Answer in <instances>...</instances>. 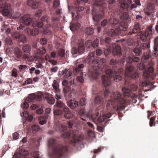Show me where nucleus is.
Wrapping results in <instances>:
<instances>
[{
	"mask_svg": "<svg viewBox=\"0 0 158 158\" xmlns=\"http://www.w3.org/2000/svg\"><path fill=\"white\" fill-rule=\"evenodd\" d=\"M95 55L94 52H91L85 58V62L89 64L92 67L93 71L89 69V75L95 79H96L100 73V71H103L104 67V63L106 61L104 58L100 60L94 59Z\"/></svg>",
	"mask_w": 158,
	"mask_h": 158,
	"instance_id": "1",
	"label": "nucleus"
},
{
	"mask_svg": "<svg viewBox=\"0 0 158 158\" xmlns=\"http://www.w3.org/2000/svg\"><path fill=\"white\" fill-rule=\"evenodd\" d=\"M127 106L126 101L120 93L118 92H113L110 96L106 106L107 110L110 111L112 109L118 111L124 109Z\"/></svg>",
	"mask_w": 158,
	"mask_h": 158,
	"instance_id": "2",
	"label": "nucleus"
},
{
	"mask_svg": "<svg viewBox=\"0 0 158 158\" xmlns=\"http://www.w3.org/2000/svg\"><path fill=\"white\" fill-rule=\"evenodd\" d=\"M48 145L52 150V153L49 154L50 158H60L64 156L68 149L66 146L57 144L56 140L52 139L48 140Z\"/></svg>",
	"mask_w": 158,
	"mask_h": 158,
	"instance_id": "3",
	"label": "nucleus"
},
{
	"mask_svg": "<svg viewBox=\"0 0 158 158\" xmlns=\"http://www.w3.org/2000/svg\"><path fill=\"white\" fill-rule=\"evenodd\" d=\"M123 69L122 67H120L118 70L114 69L112 70L111 69H108L106 71V75L102 76V82L105 87L110 85L111 81L114 80L116 82L120 81L122 79L120 75L117 74V73H120L123 72Z\"/></svg>",
	"mask_w": 158,
	"mask_h": 158,
	"instance_id": "4",
	"label": "nucleus"
},
{
	"mask_svg": "<svg viewBox=\"0 0 158 158\" xmlns=\"http://www.w3.org/2000/svg\"><path fill=\"white\" fill-rule=\"evenodd\" d=\"M61 137L69 139L70 143L73 146L81 142L83 139L82 136L80 135L77 130L63 132L61 135Z\"/></svg>",
	"mask_w": 158,
	"mask_h": 158,
	"instance_id": "5",
	"label": "nucleus"
},
{
	"mask_svg": "<svg viewBox=\"0 0 158 158\" xmlns=\"http://www.w3.org/2000/svg\"><path fill=\"white\" fill-rule=\"evenodd\" d=\"M80 61H81V59H78L77 60L76 62V68L75 69H73V73L75 75H77L79 74H80V76H78L76 79V81L80 82L82 83L84 81V79L82 77L83 68L84 67V65L83 64H77Z\"/></svg>",
	"mask_w": 158,
	"mask_h": 158,
	"instance_id": "6",
	"label": "nucleus"
},
{
	"mask_svg": "<svg viewBox=\"0 0 158 158\" xmlns=\"http://www.w3.org/2000/svg\"><path fill=\"white\" fill-rule=\"evenodd\" d=\"M0 12H2L4 15L6 16L8 15H11L14 18H18L20 15L19 12L12 13V10L11 9V6L10 4H5V6L3 7L0 6Z\"/></svg>",
	"mask_w": 158,
	"mask_h": 158,
	"instance_id": "7",
	"label": "nucleus"
},
{
	"mask_svg": "<svg viewBox=\"0 0 158 158\" xmlns=\"http://www.w3.org/2000/svg\"><path fill=\"white\" fill-rule=\"evenodd\" d=\"M125 74L133 79L138 78L139 77L138 73L134 70V67L133 66L130 65L127 67L125 71Z\"/></svg>",
	"mask_w": 158,
	"mask_h": 158,
	"instance_id": "8",
	"label": "nucleus"
},
{
	"mask_svg": "<svg viewBox=\"0 0 158 158\" xmlns=\"http://www.w3.org/2000/svg\"><path fill=\"white\" fill-rule=\"evenodd\" d=\"M31 23V20L30 16L29 15H24L20 20V25L17 27V30L24 29L26 26L30 25Z\"/></svg>",
	"mask_w": 158,
	"mask_h": 158,
	"instance_id": "9",
	"label": "nucleus"
},
{
	"mask_svg": "<svg viewBox=\"0 0 158 158\" xmlns=\"http://www.w3.org/2000/svg\"><path fill=\"white\" fill-rule=\"evenodd\" d=\"M105 4V2L103 1L100 0H96L93 3V19L95 21L98 22L102 18V15L99 14L96 15H94V10L96 9V7H98L103 5Z\"/></svg>",
	"mask_w": 158,
	"mask_h": 158,
	"instance_id": "10",
	"label": "nucleus"
},
{
	"mask_svg": "<svg viewBox=\"0 0 158 158\" xmlns=\"http://www.w3.org/2000/svg\"><path fill=\"white\" fill-rule=\"evenodd\" d=\"M63 88V92L66 100H68L71 98L72 96L74 95L75 91L74 89H71V87L68 85L64 86Z\"/></svg>",
	"mask_w": 158,
	"mask_h": 158,
	"instance_id": "11",
	"label": "nucleus"
},
{
	"mask_svg": "<svg viewBox=\"0 0 158 158\" xmlns=\"http://www.w3.org/2000/svg\"><path fill=\"white\" fill-rule=\"evenodd\" d=\"M137 86L135 85H131L128 84V87L125 86L122 89V90L124 93L125 96L129 97L131 95V93L132 91H136L137 89Z\"/></svg>",
	"mask_w": 158,
	"mask_h": 158,
	"instance_id": "12",
	"label": "nucleus"
},
{
	"mask_svg": "<svg viewBox=\"0 0 158 158\" xmlns=\"http://www.w3.org/2000/svg\"><path fill=\"white\" fill-rule=\"evenodd\" d=\"M36 96L35 94H31L29 96L26 98L24 102L21 105V107L23 109H26L29 107L28 103L33 102V101L35 100Z\"/></svg>",
	"mask_w": 158,
	"mask_h": 158,
	"instance_id": "13",
	"label": "nucleus"
},
{
	"mask_svg": "<svg viewBox=\"0 0 158 158\" xmlns=\"http://www.w3.org/2000/svg\"><path fill=\"white\" fill-rule=\"evenodd\" d=\"M99 44V40L96 39H95L93 43L91 40H88L86 41L85 43V46L87 48V50H91L92 48H95L97 47Z\"/></svg>",
	"mask_w": 158,
	"mask_h": 158,
	"instance_id": "14",
	"label": "nucleus"
},
{
	"mask_svg": "<svg viewBox=\"0 0 158 158\" xmlns=\"http://www.w3.org/2000/svg\"><path fill=\"white\" fill-rule=\"evenodd\" d=\"M149 64L150 65V66L148 67V70H145L143 72V76L145 79H147L150 77H152L154 71V69L152 67L153 63L152 62H151L149 63Z\"/></svg>",
	"mask_w": 158,
	"mask_h": 158,
	"instance_id": "15",
	"label": "nucleus"
},
{
	"mask_svg": "<svg viewBox=\"0 0 158 158\" xmlns=\"http://www.w3.org/2000/svg\"><path fill=\"white\" fill-rule=\"evenodd\" d=\"M14 53L16 57L15 59V61H21L23 58L22 56L23 52L18 47H15L14 49Z\"/></svg>",
	"mask_w": 158,
	"mask_h": 158,
	"instance_id": "16",
	"label": "nucleus"
},
{
	"mask_svg": "<svg viewBox=\"0 0 158 158\" xmlns=\"http://www.w3.org/2000/svg\"><path fill=\"white\" fill-rule=\"evenodd\" d=\"M144 30L143 32H142L140 34V39L143 42H146L147 40H148L150 39V36L151 35V34H149V32H151L152 30Z\"/></svg>",
	"mask_w": 158,
	"mask_h": 158,
	"instance_id": "17",
	"label": "nucleus"
},
{
	"mask_svg": "<svg viewBox=\"0 0 158 158\" xmlns=\"http://www.w3.org/2000/svg\"><path fill=\"white\" fill-rule=\"evenodd\" d=\"M113 53L114 55L120 56L122 55L121 48L120 45L116 44L113 45Z\"/></svg>",
	"mask_w": 158,
	"mask_h": 158,
	"instance_id": "18",
	"label": "nucleus"
},
{
	"mask_svg": "<svg viewBox=\"0 0 158 158\" xmlns=\"http://www.w3.org/2000/svg\"><path fill=\"white\" fill-rule=\"evenodd\" d=\"M111 113H107L106 114H103V116H100L97 118L96 117V119L99 123H102L105 120L109 118L111 116Z\"/></svg>",
	"mask_w": 158,
	"mask_h": 158,
	"instance_id": "19",
	"label": "nucleus"
},
{
	"mask_svg": "<svg viewBox=\"0 0 158 158\" xmlns=\"http://www.w3.org/2000/svg\"><path fill=\"white\" fill-rule=\"evenodd\" d=\"M67 103L69 106L73 110L77 108L78 106V102L74 100H71L68 101Z\"/></svg>",
	"mask_w": 158,
	"mask_h": 158,
	"instance_id": "20",
	"label": "nucleus"
},
{
	"mask_svg": "<svg viewBox=\"0 0 158 158\" xmlns=\"http://www.w3.org/2000/svg\"><path fill=\"white\" fill-rule=\"evenodd\" d=\"M110 63L111 65L113 66L112 67L113 69L112 70L114 71V69H115V70H118V69L117 68V65H118V60L114 59H111L110 60Z\"/></svg>",
	"mask_w": 158,
	"mask_h": 158,
	"instance_id": "21",
	"label": "nucleus"
},
{
	"mask_svg": "<svg viewBox=\"0 0 158 158\" xmlns=\"http://www.w3.org/2000/svg\"><path fill=\"white\" fill-rule=\"evenodd\" d=\"M28 154L29 152L27 151L24 149H21L20 151L19 154H17L15 153L14 156L16 158H20L21 155L27 156L28 155Z\"/></svg>",
	"mask_w": 158,
	"mask_h": 158,
	"instance_id": "22",
	"label": "nucleus"
},
{
	"mask_svg": "<svg viewBox=\"0 0 158 158\" xmlns=\"http://www.w3.org/2000/svg\"><path fill=\"white\" fill-rule=\"evenodd\" d=\"M52 85L53 89L55 90L56 93H58L60 92L59 83L56 80H54L53 81Z\"/></svg>",
	"mask_w": 158,
	"mask_h": 158,
	"instance_id": "23",
	"label": "nucleus"
},
{
	"mask_svg": "<svg viewBox=\"0 0 158 158\" xmlns=\"http://www.w3.org/2000/svg\"><path fill=\"white\" fill-rule=\"evenodd\" d=\"M63 74H64V76H66L67 78L68 79H70L72 75V70L70 69H65L63 70Z\"/></svg>",
	"mask_w": 158,
	"mask_h": 158,
	"instance_id": "24",
	"label": "nucleus"
},
{
	"mask_svg": "<svg viewBox=\"0 0 158 158\" xmlns=\"http://www.w3.org/2000/svg\"><path fill=\"white\" fill-rule=\"evenodd\" d=\"M22 50L26 53H28L31 50V47L30 45L28 44L24 45L22 47Z\"/></svg>",
	"mask_w": 158,
	"mask_h": 158,
	"instance_id": "25",
	"label": "nucleus"
},
{
	"mask_svg": "<svg viewBox=\"0 0 158 158\" xmlns=\"http://www.w3.org/2000/svg\"><path fill=\"white\" fill-rule=\"evenodd\" d=\"M103 101L102 97L99 95H97L95 99V103L98 105L102 104Z\"/></svg>",
	"mask_w": 158,
	"mask_h": 158,
	"instance_id": "26",
	"label": "nucleus"
},
{
	"mask_svg": "<svg viewBox=\"0 0 158 158\" xmlns=\"http://www.w3.org/2000/svg\"><path fill=\"white\" fill-rule=\"evenodd\" d=\"M142 49H144V48H143V47L141 48H135L134 49L133 51L136 56H140L142 53Z\"/></svg>",
	"mask_w": 158,
	"mask_h": 158,
	"instance_id": "27",
	"label": "nucleus"
},
{
	"mask_svg": "<svg viewBox=\"0 0 158 158\" xmlns=\"http://www.w3.org/2000/svg\"><path fill=\"white\" fill-rule=\"evenodd\" d=\"M29 35L33 36L37 35L39 33V30H25Z\"/></svg>",
	"mask_w": 158,
	"mask_h": 158,
	"instance_id": "28",
	"label": "nucleus"
},
{
	"mask_svg": "<svg viewBox=\"0 0 158 158\" xmlns=\"http://www.w3.org/2000/svg\"><path fill=\"white\" fill-rule=\"evenodd\" d=\"M118 23V19L111 17L109 20L108 23L110 24H117Z\"/></svg>",
	"mask_w": 158,
	"mask_h": 158,
	"instance_id": "29",
	"label": "nucleus"
},
{
	"mask_svg": "<svg viewBox=\"0 0 158 158\" xmlns=\"http://www.w3.org/2000/svg\"><path fill=\"white\" fill-rule=\"evenodd\" d=\"M47 117L45 116H41L39 118V123L41 125H44L46 123Z\"/></svg>",
	"mask_w": 158,
	"mask_h": 158,
	"instance_id": "30",
	"label": "nucleus"
},
{
	"mask_svg": "<svg viewBox=\"0 0 158 158\" xmlns=\"http://www.w3.org/2000/svg\"><path fill=\"white\" fill-rule=\"evenodd\" d=\"M128 0H122L121 4V7L123 9H127L128 7Z\"/></svg>",
	"mask_w": 158,
	"mask_h": 158,
	"instance_id": "31",
	"label": "nucleus"
},
{
	"mask_svg": "<svg viewBox=\"0 0 158 158\" xmlns=\"http://www.w3.org/2000/svg\"><path fill=\"white\" fill-rule=\"evenodd\" d=\"M36 96L35 100L37 101H40L42 100L43 96V94L41 92H38L35 94Z\"/></svg>",
	"mask_w": 158,
	"mask_h": 158,
	"instance_id": "32",
	"label": "nucleus"
},
{
	"mask_svg": "<svg viewBox=\"0 0 158 158\" xmlns=\"http://www.w3.org/2000/svg\"><path fill=\"white\" fill-rule=\"evenodd\" d=\"M111 39L109 37H107L104 40L103 39L100 40V44L101 45H103L105 43H109L111 42Z\"/></svg>",
	"mask_w": 158,
	"mask_h": 158,
	"instance_id": "33",
	"label": "nucleus"
},
{
	"mask_svg": "<svg viewBox=\"0 0 158 158\" xmlns=\"http://www.w3.org/2000/svg\"><path fill=\"white\" fill-rule=\"evenodd\" d=\"M46 100L50 104H53L55 102V99L52 97H47Z\"/></svg>",
	"mask_w": 158,
	"mask_h": 158,
	"instance_id": "34",
	"label": "nucleus"
},
{
	"mask_svg": "<svg viewBox=\"0 0 158 158\" xmlns=\"http://www.w3.org/2000/svg\"><path fill=\"white\" fill-rule=\"evenodd\" d=\"M155 117H152L151 118L149 121V125L150 127H152L153 126H155V124L158 123V122H155L154 123V121L155 120Z\"/></svg>",
	"mask_w": 158,
	"mask_h": 158,
	"instance_id": "35",
	"label": "nucleus"
},
{
	"mask_svg": "<svg viewBox=\"0 0 158 158\" xmlns=\"http://www.w3.org/2000/svg\"><path fill=\"white\" fill-rule=\"evenodd\" d=\"M79 114L81 117V118L83 120H85V119L82 117L83 116H84L85 114V110L84 108L81 109L78 112Z\"/></svg>",
	"mask_w": 158,
	"mask_h": 158,
	"instance_id": "36",
	"label": "nucleus"
},
{
	"mask_svg": "<svg viewBox=\"0 0 158 158\" xmlns=\"http://www.w3.org/2000/svg\"><path fill=\"white\" fill-rule=\"evenodd\" d=\"M33 156L34 158H40L42 157L41 153L38 151H35L33 154Z\"/></svg>",
	"mask_w": 158,
	"mask_h": 158,
	"instance_id": "37",
	"label": "nucleus"
},
{
	"mask_svg": "<svg viewBox=\"0 0 158 158\" xmlns=\"http://www.w3.org/2000/svg\"><path fill=\"white\" fill-rule=\"evenodd\" d=\"M56 104L57 106L59 108H64L65 106V104L60 101H57Z\"/></svg>",
	"mask_w": 158,
	"mask_h": 158,
	"instance_id": "38",
	"label": "nucleus"
},
{
	"mask_svg": "<svg viewBox=\"0 0 158 158\" xmlns=\"http://www.w3.org/2000/svg\"><path fill=\"white\" fill-rule=\"evenodd\" d=\"M23 58L30 62H32L33 60V58L32 56H29L27 55H24L23 56Z\"/></svg>",
	"mask_w": 158,
	"mask_h": 158,
	"instance_id": "39",
	"label": "nucleus"
},
{
	"mask_svg": "<svg viewBox=\"0 0 158 158\" xmlns=\"http://www.w3.org/2000/svg\"><path fill=\"white\" fill-rule=\"evenodd\" d=\"M18 39L19 41L23 43H25L27 41V38L24 35H21Z\"/></svg>",
	"mask_w": 158,
	"mask_h": 158,
	"instance_id": "40",
	"label": "nucleus"
},
{
	"mask_svg": "<svg viewBox=\"0 0 158 158\" xmlns=\"http://www.w3.org/2000/svg\"><path fill=\"white\" fill-rule=\"evenodd\" d=\"M77 50L78 53L80 54H81L84 52V47L83 45H79L78 47Z\"/></svg>",
	"mask_w": 158,
	"mask_h": 158,
	"instance_id": "41",
	"label": "nucleus"
},
{
	"mask_svg": "<svg viewBox=\"0 0 158 158\" xmlns=\"http://www.w3.org/2000/svg\"><path fill=\"white\" fill-rule=\"evenodd\" d=\"M13 37L16 38L17 39H19L20 36L21 35L18 31H15L13 32L12 34Z\"/></svg>",
	"mask_w": 158,
	"mask_h": 158,
	"instance_id": "42",
	"label": "nucleus"
},
{
	"mask_svg": "<svg viewBox=\"0 0 158 158\" xmlns=\"http://www.w3.org/2000/svg\"><path fill=\"white\" fill-rule=\"evenodd\" d=\"M18 71L16 69L14 68L12 70L11 73V75L12 76L16 78L18 74L17 73Z\"/></svg>",
	"mask_w": 158,
	"mask_h": 158,
	"instance_id": "43",
	"label": "nucleus"
},
{
	"mask_svg": "<svg viewBox=\"0 0 158 158\" xmlns=\"http://www.w3.org/2000/svg\"><path fill=\"white\" fill-rule=\"evenodd\" d=\"M116 34V32L115 30H109L107 32L108 35L110 36L113 37Z\"/></svg>",
	"mask_w": 158,
	"mask_h": 158,
	"instance_id": "44",
	"label": "nucleus"
},
{
	"mask_svg": "<svg viewBox=\"0 0 158 158\" xmlns=\"http://www.w3.org/2000/svg\"><path fill=\"white\" fill-rule=\"evenodd\" d=\"M104 53L105 55L107 56L111 53V50L108 48H104Z\"/></svg>",
	"mask_w": 158,
	"mask_h": 158,
	"instance_id": "45",
	"label": "nucleus"
},
{
	"mask_svg": "<svg viewBox=\"0 0 158 158\" xmlns=\"http://www.w3.org/2000/svg\"><path fill=\"white\" fill-rule=\"evenodd\" d=\"M127 42L128 45H131L134 44V41L133 39L129 38L127 40Z\"/></svg>",
	"mask_w": 158,
	"mask_h": 158,
	"instance_id": "46",
	"label": "nucleus"
},
{
	"mask_svg": "<svg viewBox=\"0 0 158 158\" xmlns=\"http://www.w3.org/2000/svg\"><path fill=\"white\" fill-rule=\"evenodd\" d=\"M154 50L155 51V49L158 50V37H156L154 39Z\"/></svg>",
	"mask_w": 158,
	"mask_h": 158,
	"instance_id": "47",
	"label": "nucleus"
},
{
	"mask_svg": "<svg viewBox=\"0 0 158 158\" xmlns=\"http://www.w3.org/2000/svg\"><path fill=\"white\" fill-rule=\"evenodd\" d=\"M58 55L61 57H64L65 55V51L63 49H60L58 51Z\"/></svg>",
	"mask_w": 158,
	"mask_h": 158,
	"instance_id": "48",
	"label": "nucleus"
},
{
	"mask_svg": "<svg viewBox=\"0 0 158 158\" xmlns=\"http://www.w3.org/2000/svg\"><path fill=\"white\" fill-rule=\"evenodd\" d=\"M46 52V50L45 48L43 47L42 48H40L39 49L38 52H39L41 55H44Z\"/></svg>",
	"mask_w": 158,
	"mask_h": 158,
	"instance_id": "49",
	"label": "nucleus"
},
{
	"mask_svg": "<svg viewBox=\"0 0 158 158\" xmlns=\"http://www.w3.org/2000/svg\"><path fill=\"white\" fill-rule=\"evenodd\" d=\"M64 116L65 118L67 119H69L72 117L73 114H72L71 111H70L68 113H65L64 114Z\"/></svg>",
	"mask_w": 158,
	"mask_h": 158,
	"instance_id": "50",
	"label": "nucleus"
},
{
	"mask_svg": "<svg viewBox=\"0 0 158 158\" xmlns=\"http://www.w3.org/2000/svg\"><path fill=\"white\" fill-rule=\"evenodd\" d=\"M62 111L60 109L56 110L54 111V114L55 115H59L62 113Z\"/></svg>",
	"mask_w": 158,
	"mask_h": 158,
	"instance_id": "51",
	"label": "nucleus"
},
{
	"mask_svg": "<svg viewBox=\"0 0 158 158\" xmlns=\"http://www.w3.org/2000/svg\"><path fill=\"white\" fill-rule=\"evenodd\" d=\"M86 104V100L85 98H82L80 101V104L81 106H83Z\"/></svg>",
	"mask_w": 158,
	"mask_h": 158,
	"instance_id": "52",
	"label": "nucleus"
},
{
	"mask_svg": "<svg viewBox=\"0 0 158 158\" xmlns=\"http://www.w3.org/2000/svg\"><path fill=\"white\" fill-rule=\"evenodd\" d=\"M35 2L33 3L32 5L31 6L34 9H36L37 8L39 5V2L36 1L35 0Z\"/></svg>",
	"mask_w": 158,
	"mask_h": 158,
	"instance_id": "53",
	"label": "nucleus"
},
{
	"mask_svg": "<svg viewBox=\"0 0 158 158\" xmlns=\"http://www.w3.org/2000/svg\"><path fill=\"white\" fill-rule=\"evenodd\" d=\"M31 127L32 130L35 131H37L40 129L39 126L37 125H33Z\"/></svg>",
	"mask_w": 158,
	"mask_h": 158,
	"instance_id": "54",
	"label": "nucleus"
},
{
	"mask_svg": "<svg viewBox=\"0 0 158 158\" xmlns=\"http://www.w3.org/2000/svg\"><path fill=\"white\" fill-rule=\"evenodd\" d=\"M137 67L140 70H143L145 69V66L143 63H140L139 64H138Z\"/></svg>",
	"mask_w": 158,
	"mask_h": 158,
	"instance_id": "55",
	"label": "nucleus"
},
{
	"mask_svg": "<svg viewBox=\"0 0 158 158\" xmlns=\"http://www.w3.org/2000/svg\"><path fill=\"white\" fill-rule=\"evenodd\" d=\"M128 17V15L127 13L124 14L123 15L120 17V19L122 20H125L127 19Z\"/></svg>",
	"mask_w": 158,
	"mask_h": 158,
	"instance_id": "56",
	"label": "nucleus"
},
{
	"mask_svg": "<svg viewBox=\"0 0 158 158\" xmlns=\"http://www.w3.org/2000/svg\"><path fill=\"white\" fill-rule=\"evenodd\" d=\"M70 111H71L70 110L68 107L66 106L63 108V112H64V114L65 113H68Z\"/></svg>",
	"mask_w": 158,
	"mask_h": 158,
	"instance_id": "57",
	"label": "nucleus"
},
{
	"mask_svg": "<svg viewBox=\"0 0 158 158\" xmlns=\"http://www.w3.org/2000/svg\"><path fill=\"white\" fill-rule=\"evenodd\" d=\"M27 67V66L25 65L21 64L19 66V68L20 71L25 70Z\"/></svg>",
	"mask_w": 158,
	"mask_h": 158,
	"instance_id": "58",
	"label": "nucleus"
},
{
	"mask_svg": "<svg viewBox=\"0 0 158 158\" xmlns=\"http://www.w3.org/2000/svg\"><path fill=\"white\" fill-rule=\"evenodd\" d=\"M5 42L7 44H11L12 41L10 38H6L5 40Z\"/></svg>",
	"mask_w": 158,
	"mask_h": 158,
	"instance_id": "59",
	"label": "nucleus"
},
{
	"mask_svg": "<svg viewBox=\"0 0 158 158\" xmlns=\"http://www.w3.org/2000/svg\"><path fill=\"white\" fill-rule=\"evenodd\" d=\"M103 53L102 50L100 49H98L96 50V54L98 56H101Z\"/></svg>",
	"mask_w": 158,
	"mask_h": 158,
	"instance_id": "60",
	"label": "nucleus"
},
{
	"mask_svg": "<svg viewBox=\"0 0 158 158\" xmlns=\"http://www.w3.org/2000/svg\"><path fill=\"white\" fill-rule=\"evenodd\" d=\"M133 62V58L130 56L128 57L126 59V62L127 64H131Z\"/></svg>",
	"mask_w": 158,
	"mask_h": 158,
	"instance_id": "61",
	"label": "nucleus"
},
{
	"mask_svg": "<svg viewBox=\"0 0 158 158\" xmlns=\"http://www.w3.org/2000/svg\"><path fill=\"white\" fill-rule=\"evenodd\" d=\"M125 58H123L120 60H118V64H123L125 61Z\"/></svg>",
	"mask_w": 158,
	"mask_h": 158,
	"instance_id": "62",
	"label": "nucleus"
},
{
	"mask_svg": "<svg viewBox=\"0 0 158 158\" xmlns=\"http://www.w3.org/2000/svg\"><path fill=\"white\" fill-rule=\"evenodd\" d=\"M19 137V134L17 132H15L13 135V138L15 139H18Z\"/></svg>",
	"mask_w": 158,
	"mask_h": 158,
	"instance_id": "63",
	"label": "nucleus"
},
{
	"mask_svg": "<svg viewBox=\"0 0 158 158\" xmlns=\"http://www.w3.org/2000/svg\"><path fill=\"white\" fill-rule=\"evenodd\" d=\"M71 52L72 54H75L78 53V50L76 48H73L72 49Z\"/></svg>",
	"mask_w": 158,
	"mask_h": 158,
	"instance_id": "64",
	"label": "nucleus"
}]
</instances>
